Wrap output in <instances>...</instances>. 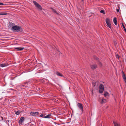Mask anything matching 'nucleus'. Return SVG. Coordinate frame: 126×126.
I'll return each mask as SVG.
<instances>
[{"label":"nucleus","instance_id":"7c9ffc66","mask_svg":"<svg viewBox=\"0 0 126 126\" xmlns=\"http://www.w3.org/2000/svg\"><path fill=\"white\" fill-rule=\"evenodd\" d=\"M84 0H81V2L80 3L82 4H83V3Z\"/></svg>","mask_w":126,"mask_h":126},{"label":"nucleus","instance_id":"a211bd4d","mask_svg":"<svg viewBox=\"0 0 126 126\" xmlns=\"http://www.w3.org/2000/svg\"><path fill=\"white\" fill-rule=\"evenodd\" d=\"M31 82L30 80H28L26 82H25L24 83L25 84H27V85H29L31 83Z\"/></svg>","mask_w":126,"mask_h":126},{"label":"nucleus","instance_id":"ea45409f","mask_svg":"<svg viewBox=\"0 0 126 126\" xmlns=\"http://www.w3.org/2000/svg\"><path fill=\"white\" fill-rule=\"evenodd\" d=\"M36 49L37 50H38V49Z\"/></svg>","mask_w":126,"mask_h":126},{"label":"nucleus","instance_id":"dca6fc26","mask_svg":"<svg viewBox=\"0 0 126 126\" xmlns=\"http://www.w3.org/2000/svg\"><path fill=\"white\" fill-rule=\"evenodd\" d=\"M7 66V65L5 63L1 64H0V67H4Z\"/></svg>","mask_w":126,"mask_h":126},{"label":"nucleus","instance_id":"1a4fd4ad","mask_svg":"<svg viewBox=\"0 0 126 126\" xmlns=\"http://www.w3.org/2000/svg\"><path fill=\"white\" fill-rule=\"evenodd\" d=\"M56 75L58 76H60V77H63V75L62 74L58 72H56Z\"/></svg>","mask_w":126,"mask_h":126},{"label":"nucleus","instance_id":"412c9836","mask_svg":"<svg viewBox=\"0 0 126 126\" xmlns=\"http://www.w3.org/2000/svg\"><path fill=\"white\" fill-rule=\"evenodd\" d=\"M108 94H109L107 92H105V93L104 94V95L105 97H106L108 95Z\"/></svg>","mask_w":126,"mask_h":126},{"label":"nucleus","instance_id":"5701e85b","mask_svg":"<svg viewBox=\"0 0 126 126\" xmlns=\"http://www.w3.org/2000/svg\"><path fill=\"white\" fill-rule=\"evenodd\" d=\"M20 113V112L19 111H16L15 113L17 115H18Z\"/></svg>","mask_w":126,"mask_h":126},{"label":"nucleus","instance_id":"39448f33","mask_svg":"<svg viewBox=\"0 0 126 126\" xmlns=\"http://www.w3.org/2000/svg\"><path fill=\"white\" fill-rule=\"evenodd\" d=\"M90 67L92 69L94 70L97 67V65L96 64H93L90 65Z\"/></svg>","mask_w":126,"mask_h":126},{"label":"nucleus","instance_id":"4468645a","mask_svg":"<svg viewBox=\"0 0 126 126\" xmlns=\"http://www.w3.org/2000/svg\"><path fill=\"white\" fill-rule=\"evenodd\" d=\"M99 88L100 89H104V85L102 84H100L99 86Z\"/></svg>","mask_w":126,"mask_h":126},{"label":"nucleus","instance_id":"72a5a7b5","mask_svg":"<svg viewBox=\"0 0 126 126\" xmlns=\"http://www.w3.org/2000/svg\"><path fill=\"white\" fill-rule=\"evenodd\" d=\"M93 85H94V86H95V83H93Z\"/></svg>","mask_w":126,"mask_h":126},{"label":"nucleus","instance_id":"f704fd0d","mask_svg":"<svg viewBox=\"0 0 126 126\" xmlns=\"http://www.w3.org/2000/svg\"><path fill=\"white\" fill-rule=\"evenodd\" d=\"M25 86V85H21V87H22V86Z\"/></svg>","mask_w":126,"mask_h":126},{"label":"nucleus","instance_id":"e433bc0d","mask_svg":"<svg viewBox=\"0 0 126 126\" xmlns=\"http://www.w3.org/2000/svg\"><path fill=\"white\" fill-rule=\"evenodd\" d=\"M92 94H93V90L92 91Z\"/></svg>","mask_w":126,"mask_h":126},{"label":"nucleus","instance_id":"4c0bfd02","mask_svg":"<svg viewBox=\"0 0 126 126\" xmlns=\"http://www.w3.org/2000/svg\"><path fill=\"white\" fill-rule=\"evenodd\" d=\"M36 49L37 50H38V49Z\"/></svg>","mask_w":126,"mask_h":126},{"label":"nucleus","instance_id":"423d86ee","mask_svg":"<svg viewBox=\"0 0 126 126\" xmlns=\"http://www.w3.org/2000/svg\"><path fill=\"white\" fill-rule=\"evenodd\" d=\"M77 106L78 107L80 110H81L82 111V112H83V108L82 104L79 103H78Z\"/></svg>","mask_w":126,"mask_h":126},{"label":"nucleus","instance_id":"cd10ccee","mask_svg":"<svg viewBox=\"0 0 126 126\" xmlns=\"http://www.w3.org/2000/svg\"><path fill=\"white\" fill-rule=\"evenodd\" d=\"M44 115L43 114H41L40 115V117H43Z\"/></svg>","mask_w":126,"mask_h":126},{"label":"nucleus","instance_id":"9b49d317","mask_svg":"<svg viewBox=\"0 0 126 126\" xmlns=\"http://www.w3.org/2000/svg\"><path fill=\"white\" fill-rule=\"evenodd\" d=\"M116 18L115 17L113 19L114 23L116 25L117 24V21L116 20Z\"/></svg>","mask_w":126,"mask_h":126},{"label":"nucleus","instance_id":"6ab92c4d","mask_svg":"<svg viewBox=\"0 0 126 126\" xmlns=\"http://www.w3.org/2000/svg\"><path fill=\"white\" fill-rule=\"evenodd\" d=\"M104 89H99V92L100 93H102L103 92Z\"/></svg>","mask_w":126,"mask_h":126},{"label":"nucleus","instance_id":"2eb2a0df","mask_svg":"<svg viewBox=\"0 0 126 126\" xmlns=\"http://www.w3.org/2000/svg\"><path fill=\"white\" fill-rule=\"evenodd\" d=\"M98 64V65L100 67H102V64L101 62L100 61L97 62Z\"/></svg>","mask_w":126,"mask_h":126},{"label":"nucleus","instance_id":"9d476101","mask_svg":"<svg viewBox=\"0 0 126 126\" xmlns=\"http://www.w3.org/2000/svg\"><path fill=\"white\" fill-rule=\"evenodd\" d=\"M24 48H15V50L19 51L23 50Z\"/></svg>","mask_w":126,"mask_h":126},{"label":"nucleus","instance_id":"c9c22d12","mask_svg":"<svg viewBox=\"0 0 126 126\" xmlns=\"http://www.w3.org/2000/svg\"><path fill=\"white\" fill-rule=\"evenodd\" d=\"M84 4H82V6H83V5H84Z\"/></svg>","mask_w":126,"mask_h":126},{"label":"nucleus","instance_id":"a19ab883","mask_svg":"<svg viewBox=\"0 0 126 126\" xmlns=\"http://www.w3.org/2000/svg\"><path fill=\"white\" fill-rule=\"evenodd\" d=\"M36 49L37 50H38V49Z\"/></svg>","mask_w":126,"mask_h":126},{"label":"nucleus","instance_id":"c756f323","mask_svg":"<svg viewBox=\"0 0 126 126\" xmlns=\"http://www.w3.org/2000/svg\"><path fill=\"white\" fill-rule=\"evenodd\" d=\"M97 57L96 56H94V59L95 60V59L97 58Z\"/></svg>","mask_w":126,"mask_h":126},{"label":"nucleus","instance_id":"f03ea898","mask_svg":"<svg viewBox=\"0 0 126 126\" xmlns=\"http://www.w3.org/2000/svg\"><path fill=\"white\" fill-rule=\"evenodd\" d=\"M30 114L32 116L36 117L37 116L39 115L40 114L38 112L31 111L30 112Z\"/></svg>","mask_w":126,"mask_h":126},{"label":"nucleus","instance_id":"7ed1b4c3","mask_svg":"<svg viewBox=\"0 0 126 126\" xmlns=\"http://www.w3.org/2000/svg\"><path fill=\"white\" fill-rule=\"evenodd\" d=\"M106 22L108 26L110 29H111V25L110 23V20L108 18H106Z\"/></svg>","mask_w":126,"mask_h":126},{"label":"nucleus","instance_id":"f257e3e1","mask_svg":"<svg viewBox=\"0 0 126 126\" xmlns=\"http://www.w3.org/2000/svg\"><path fill=\"white\" fill-rule=\"evenodd\" d=\"M33 3L35 5V6L36 7L38 8V9L40 10H42V8L41 6L36 2L34 1H33Z\"/></svg>","mask_w":126,"mask_h":126},{"label":"nucleus","instance_id":"c85d7f7f","mask_svg":"<svg viewBox=\"0 0 126 126\" xmlns=\"http://www.w3.org/2000/svg\"><path fill=\"white\" fill-rule=\"evenodd\" d=\"M4 4L3 3H1L0 2V5H3Z\"/></svg>","mask_w":126,"mask_h":126},{"label":"nucleus","instance_id":"f3484780","mask_svg":"<svg viewBox=\"0 0 126 126\" xmlns=\"http://www.w3.org/2000/svg\"><path fill=\"white\" fill-rule=\"evenodd\" d=\"M113 123L114 126H120L117 123L115 122V121H113Z\"/></svg>","mask_w":126,"mask_h":126},{"label":"nucleus","instance_id":"393cba45","mask_svg":"<svg viewBox=\"0 0 126 126\" xmlns=\"http://www.w3.org/2000/svg\"><path fill=\"white\" fill-rule=\"evenodd\" d=\"M95 60L97 61V62L100 61L99 59L97 57L95 59Z\"/></svg>","mask_w":126,"mask_h":126},{"label":"nucleus","instance_id":"20e7f679","mask_svg":"<svg viewBox=\"0 0 126 126\" xmlns=\"http://www.w3.org/2000/svg\"><path fill=\"white\" fill-rule=\"evenodd\" d=\"M20 29V27L19 26H13L12 27V30L14 31H16L17 32Z\"/></svg>","mask_w":126,"mask_h":126},{"label":"nucleus","instance_id":"2f4dec72","mask_svg":"<svg viewBox=\"0 0 126 126\" xmlns=\"http://www.w3.org/2000/svg\"><path fill=\"white\" fill-rule=\"evenodd\" d=\"M116 11H117V12L118 13L119 12V10L118 9H116Z\"/></svg>","mask_w":126,"mask_h":126},{"label":"nucleus","instance_id":"6e6552de","mask_svg":"<svg viewBox=\"0 0 126 126\" xmlns=\"http://www.w3.org/2000/svg\"><path fill=\"white\" fill-rule=\"evenodd\" d=\"M122 75L123 78L124 79L125 82L126 83V78L123 71H122Z\"/></svg>","mask_w":126,"mask_h":126},{"label":"nucleus","instance_id":"473e14b6","mask_svg":"<svg viewBox=\"0 0 126 126\" xmlns=\"http://www.w3.org/2000/svg\"><path fill=\"white\" fill-rule=\"evenodd\" d=\"M53 11L54 12H56V11L54 9H53Z\"/></svg>","mask_w":126,"mask_h":126},{"label":"nucleus","instance_id":"bb28decb","mask_svg":"<svg viewBox=\"0 0 126 126\" xmlns=\"http://www.w3.org/2000/svg\"><path fill=\"white\" fill-rule=\"evenodd\" d=\"M116 57L118 59H119V55L118 54L116 55Z\"/></svg>","mask_w":126,"mask_h":126},{"label":"nucleus","instance_id":"b1692460","mask_svg":"<svg viewBox=\"0 0 126 126\" xmlns=\"http://www.w3.org/2000/svg\"><path fill=\"white\" fill-rule=\"evenodd\" d=\"M100 12L101 13H103L104 14H105V13L104 12V10H101Z\"/></svg>","mask_w":126,"mask_h":126},{"label":"nucleus","instance_id":"0eeeda50","mask_svg":"<svg viewBox=\"0 0 126 126\" xmlns=\"http://www.w3.org/2000/svg\"><path fill=\"white\" fill-rule=\"evenodd\" d=\"M25 118L24 117H21L18 123L20 125H22L23 122L24 121Z\"/></svg>","mask_w":126,"mask_h":126},{"label":"nucleus","instance_id":"f8f14e48","mask_svg":"<svg viewBox=\"0 0 126 126\" xmlns=\"http://www.w3.org/2000/svg\"><path fill=\"white\" fill-rule=\"evenodd\" d=\"M51 114H48L46 116H44L43 118H50L51 116Z\"/></svg>","mask_w":126,"mask_h":126},{"label":"nucleus","instance_id":"a878e982","mask_svg":"<svg viewBox=\"0 0 126 126\" xmlns=\"http://www.w3.org/2000/svg\"><path fill=\"white\" fill-rule=\"evenodd\" d=\"M3 117L0 116V121H1L3 120Z\"/></svg>","mask_w":126,"mask_h":126},{"label":"nucleus","instance_id":"58836bf2","mask_svg":"<svg viewBox=\"0 0 126 126\" xmlns=\"http://www.w3.org/2000/svg\"><path fill=\"white\" fill-rule=\"evenodd\" d=\"M36 49L37 50H38V49Z\"/></svg>","mask_w":126,"mask_h":126},{"label":"nucleus","instance_id":"4be33fe9","mask_svg":"<svg viewBox=\"0 0 126 126\" xmlns=\"http://www.w3.org/2000/svg\"><path fill=\"white\" fill-rule=\"evenodd\" d=\"M122 26L123 28V29L125 31V32H126V29L125 28V26H124V25L123 24V23H122Z\"/></svg>","mask_w":126,"mask_h":126},{"label":"nucleus","instance_id":"aec40b11","mask_svg":"<svg viewBox=\"0 0 126 126\" xmlns=\"http://www.w3.org/2000/svg\"><path fill=\"white\" fill-rule=\"evenodd\" d=\"M7 13L6 12H5L4 13H0V15H7Z\"/></svg>","mask_w":126,"mask_h":126},{"label":"nucleus","instance_id":"ddd939ff","mask_svg":"<svg viewBox=\"0 0 126 126\" xmlns=\"http://www.w3.org/2000/svg\"><path fill=\"white\" fill-rule=\"evenodd\" d=\"M106 102V99L103 98L102 99L101 101V104H103L105 103Z\"/></svg>","mask_w":126,"mask_h":126}]
</instances>
